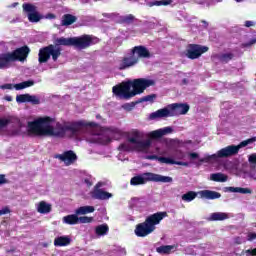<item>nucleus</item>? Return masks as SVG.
I'll return each mask as SVG.
<instances>
[{"label":"nucleus","mask_w":256,"mask_h":256,"mask_svg":"<svg viewBox=\"0 0 256 256\" xmlns=\"http://www.w3.org/2000/svg\"><path fill=\"white\" fill-rule=\"evenodd\" d=\"M1 89H13V85L12 84H4L2 86H0Z\"/></svg>","instance_id":"nucleus-49"},{"label":"nucleus","mask_w":256,"mask_h":256,"mask_svg":"<svg viewBox=\"0 0 256 256\" xmlns=\"http://www.w3.org/2000/svg\"><path fill=\"white\" fill-rule=\"evenodd\" d=\"M225 191H229L230 193H241L242 195H247L252 193L251 189L241 188V187H226Z\"/></svg>","instance_id":"nucleus-30"},{"label":"nucleus","mask_w":256,"mask_h":256,"mask_svg":"<svg viewBox=\"0 0 256 256\" xmlns=\"http://www.w3.org/2000/svg\"><path fill=\"white\" fill-rule=\"evenodd\" d=\"M54 43L56 46L71 47L73 46V37L72 38H65V37L56 38Z\"/></svg>","instance_id":"nucleus-26"},{"label":"nucleus","mask_w":256,"mask_h":256,"mask_svg":"<svg viewBox=\"0 0 256 256\" xmlns=\"http://www.w3.org/2000/svg\"><path fill=\"white\" fill-rule=\"evenodd\" d=\"M256 167V162H235V161H222L220 162V168L223 171H228L233 175H239V177H251L253 175V169Z\"/></svg>","instance_id":"nucleus-4"},{"label":"nucleus","mask_w":256,"mask_h":256,"mask_svg":"<svg viewBox=\"0 0 256 256\" xmlns=\"http://www.w3.org/2000/svg\"><path fill=\"white\" fill-rule=\"evenodd\" d=\"M68 245H71L70 236H58L54 239L55 247H67Z\"/></svg>","instance_id":"nucleus-24"},{"label":"nucleus","mask_w":256,"mask_h":256,"mask_svg":"<svg viewBox=\"0 0 256 256\" xmlns=\"http://www.w3.org/2000/svg\"><path fill=\"white\" fill-rule=\"evenodd\" d=\"M28 133L37 135L38 137L55 136L63 137V135H71L76 139H86L90 143H99L107 145L111 143V139L116 141L123 137V131L118 128H101L96 123L80 121L72 124H53L50 117H40L32 122H28Z\"/></svg>","instance_id":"nucleus-1"},{"label":"nucleus","mask_w":256,"mask_h":256,"mask_svg":"<svg viewBox=\"0 0 256 256\" xmlns=\"http://www.w3.org/2000/svg\"><path fill=\"white\" fill-rule=\"evenodd\" d=\"M197 195H199V192H193V191H190L184 195H182V201H185L186 203H191V201H193Z\"/></svg>","instance_id":"nucleus-36"},{"label":"nucleus","mask_w":256,"mask_h":256,"mask_svg":"<svg viewBox=\"0 0 256 256\" xmlns=\"http://www.w3.org/2000/svg\"><path fill=\"white\" fill-rule=\"evenodd\" d=\"M176 155H177V159H190V160L199 159V154L196 152H188V153L177 152Z\"/></svg>","instance_id":"nucleus-28"},{"label":"nucleus","mask_w":256,"mask_h":256,"mask_svg":"<svg viewBox=\"0 0 256 256\" xmlns=\"http://www.w3.org/2000/svg\"><path fill=\"white\" fill-rule=\"evenodd\" d=\"M241 255L245 256H256V248L254 249H248L246 251H242Z\"/></svg>","instance_id":"nucleus-42"},{"label":"nucleus","mask_w":256,"mask_h":256,"mask_svg":"<svg viewBox=\"0 0 256 256\" xmlns=\"http://www.w3.org/2000/svg\"><path fill=\"white\" fill-rule=\"evenodd\" d=\"M130 205L132 207H137V208L146 207L147 202L143 198H132L131 201H130Z\"/></svg>","instance_id":"nucleus-35"},{"label":"nucleus","mask_w":256,"mask_h":256,"mask_svg":"<svg viewBox=\"0 0 256 256\" xmlns=\"http://www.w3.org/2000/svg\"><path fill=\"white\" fill-rule=\"evenodd\" d=\"M198 195L201 197V199H219L221 197V194L219 192L211 190L199 191Z\"/></svg>","instance_id":"nucleus-23"},{"label":"nucleus","mask_w":256,"mask_h":256,"mask_svg":"<svg viewBox=\"0 0 256 256\" xmlns=\"http://www.w3.org/2000/svg\"><path fill=\"white\" fill-rule=\"evenodd\" d=\"M9 123V119H0V131H3V129H5Z\"/></svg>","instance_id":"nucleus-43"},{"label":"nucleus","mask_w":256,"mask_h":256,"mask_svg":"<svg viewBox=\"0 0 256 256\" xmlns=\"http://www.w3.org/2000/svg\"><path fill=\"white\" fill-rule=\"evenodd\" d=\"M75 21H77V17H75L71 14H65L62 18L61 25H63L64 27L67 25H73V23H75Z\"/></svg>","instance_id":"nucleus-33"},{"label":"nucleus","mask_w":256,"mask_h":256,"mask_svg":"<svg viewBox=\"0 0 256 256\" xmlns=\"http://www.w3.org/2000/svg\"><path fill=\"white\" fill-rule=\"evenodd\" d=\"M97 41V38L91 35L73 37V47H76V49H87L88 47H91V45H95Z\"/></svg>","instance_id":"nucleus-10"},{"label":"nucleus","mask_w":256,"mask_h":256,"mask_svg":"<svg viewBox=\"0 0 256 256\" xmlns=\"http://www.w3.org/2000/svg\"><path fill=\"white\" fill-rule=\"evenodd\" d=\"M109 233V225L107 224H100L95 228V234L97 237H105Z\"/></svg>","instance_id":"nucleus-27"},{"label":"nucleus","mask_w":256,"mask_h":256,"mask_svg":"<svg viewBox=\"0 0 256 256\" xmlns=\"http://www.w3.org/2000/svg\"><path fill=\"white\" fill-rule=\"evenodd\" d=\"M231 218V214L225 212H214L209 215L207 221H225Z\"/></svg>","instance_id":"nucleus-21"},{"label":"nucleus","mask_w":256,"mask_h":256,"mask_svg":"<svg viewBox=\"0 0 256 256\" xmlns=\"http://www.w3.org/2000/svg\"><path fill=\"white\" fill-rule=\"evenodd\" d=\"M155 99H157V95H155V94L147 95L140 99V103H145V102L153 103V101H155Z\"/></svg>","instance_id":"nucleus-39"},{"label":"nucleus","mask_w":256,"mask_h":256,"mask_svg":"<svg viewBox=\"0 0 256 256\" xmlns=\"http://www.w3.org/2000/svg\"><path fill=\"white\" fill-rule=\"evenodd\" d=\"M78 223H93V217H89V216H80L78 217Z\"/></svg>","instance_id":"nucleus-40"},{"label":"nucleus","mask_w":256,"mask_h":256,"mask_svg":"<svg viewBox=\"0 0 256 256\" xmlns=\"http://www.w3.org/2000/svg\"><path fill=\"white\" fill-rule=\"evenodd\" d=\"M255 43H256V39H252L250 40L249 43L245 44V47H251V45H255Z\"/></svg>","instance_id":"nucleus-52"},{"label":"nucleus","mask_w":256,"mask_h":256,"mask_svg":"<svg viewBox=\"0 0 256 256\" xmlns=\"http://www.w3.org/2000/svg\"><path fill=\"white\" fill-rule=\"evenodd\" d=\"M133 19H135V17L133 15L129 14L127 16H124L122 18V21H123V23H131V22H133Z\"/></svg>","instance_id":"nucleus-44"},{"label":"nucleus","mask_w":256,"mask_h":256,"mask_svg":"<svg viewBox=\"0 0 256 256\" xmlns=\"http://www.w3.org/2000/svg\"><path fill=\"white\" fill-rule=\"evenodd\" d=\"M7 183H9L7 176H5V174H0V185H7Z\"/></svg>","instance_id":"nucleus-45"},{"label":"nucleus","mask_w":256,"mask_h":256,"mask_svg":"<svg viewBox=\"0 0 256 256\" xmlns=\"http://www.w3.org/2000/svg\"><path fill=\"white\" fill-rule=\"evenodd\" d=\"M155 85V81L139 78L134 81L124 82L119 86H114L112 91L114 95L118 97H122L123 99H131V97H135V95H139L143 93L147 87H151Z\"/></svg>","instance_id":"nucleus-3"},{"label":"nucleus","mask_w":256,"mask_h":256,"mask_svg":"<svg viewBox=\"0 0 256 256\" xmlns=\"http://www.w3.org/2000/svg\"><path fill=\"white\" fill-rule=\"evenodd\" d=\"M237 3H241V1H243V0H235Z\"/></svg>","instance_id":"nucleus-59"},{"label":"nucleus","mask_w":256,"mask_h":256,"mask_svg":"<svg viewBox=\"0 0 256 256\" xmlns=\"http://www.w3.org/2000/svg\"><path fill=\"white\" fill-rule=\"evenodd\" d=\"M177 251V245H165L157 248L158 253L169 254Z\"/></svg>","instance_id":"nucleus-32"},{"label":"nucleus","mask_w":256,"mask_h":256,"mask_svg":"<svg viewBox=\"0 0 256 256\" xmlns=\"http://www.w3.org/2000/svg\"><path fill=\"white\" fill-rule=\"evenodd\" d=\"M154 5H156V7H161V5H171V0H161L149 3V7H153Z\"/></svg>","instance_id":"nucleus-38"},{"label":"nucleus","mask_w":256,"mask_h":256,"mask_svg":"<svg viewBox=\"0 0 256 256\" xmlns=\"http://www.w3.org/2000/svg\"><path fill=\"white\" fill-rule=\"evenodd\" d=\"M103 185H105V183L103 182H98L93 190L90 192V195L93 199H98L100 201H107L111 198H113V194L110 192H107L103 189H101V187H103Z\"/></svg>","instance_id":"nucleus-12"},{"label":"nucleus","mask_w":256,"mask_h":256,"mask_svg":"<svg viewBox=\"0 0 256 256\" xmlns=\"http://www.w3.org/2000/svg\"><path fill=\"white\" fill-rule=\"evenodd\" d=\"M233 57H234L233 53H220V54H214L212 56V59L214 63H229V61H231Z\"/></svg>","instance_id":"nucleus-20"},{"label":"nucleus","mask_w":256,"mask_h":256,"mask_svg":"<svg viewBox=\"0 0 256 256\" xmlns=\"http://www.w3.org/2000/svg\"><path fill=\"white\" fill-rule=\"evenodd\" d=\"M34 85L35 82L33 80H28L14 85V89H16V91H21V89H27V87H33Z\"/></svg>","instance_id":"nucleus-34"},{"label":"nucleus","mask_w":256,"mask_h":256,"mask_svg":"<svg viewBox=\"0 0 256 256\" xmlns=\"http://www.w3.org/2000/svg\"><path fill=\"white\" fill-rule=\"evenodd\" d=\"M52 206L46 201H40L36 204V210L41 215H47L51 213Z\"/></svg>","instance_id":"nucleus-22"},{"label":"nucleus","mask_w":256,"mask_h":256,"mask_svg":"<svg viewBox=\"0 0 256 256\" xmlns=\"http://www.w3.org/2000/svg\"><path fill=\"white\" fill-rule=\"evenodd\" d=\"M237 243H243V240H239Z\"/></svg>","instance_id":"nucleus-60"},{"label":"nucleus","mask_w":256,"mask_h":256,"mask_svg":"<svg viewBox=\"0 0 256 256\" xmlns=\"http://www.w3.org/2000/svg\"><path fill=\"white\" fill-rule=\"evenodd\" d=\"M149 181L155 183H173V178L171 176H163L161 174L147 172L131 178L130 185H145V183H149Z\"/></svg>","instance_id":"nucleus-8"},{"label":"nucleus","mask_w":256,"mask_h":256,"mask_svg":"<svg viewBox=\"0 0 256 256\" xmlns=\"http://www.w3.org/2000/svg\"><path fill=\"white\" fill-rule=\"evenodd\" d=\"M189 109V104L174 103L168 105L170 117H179V115H187V113H189Z\"/></svg>","instance_id":"nucleus-14"},{"label":"nucleus","mask_w":256,"mask_h":256,"mask_svg":"<svg viewBox=\"0 0 256 256\" xmlns=\"http://www.w3.org/2000/svg\"><path fill=\"white\" fill-rule=\"evenodd\" d=\"M228 179H229V176L223 173H214L210 175V181H216L217 183H226Z\"/></svg>","instance_id":"nucleus-29"},{"label":"nucleus","mask_w":256,"mask_h":256,"mask_svg":"<svg viewBox=\"0 0 256 256\" xmlns=\"http://www.w3.org/2000/svg\"><path fill=\"white\" fill-rule=\"evenodd\" d=\"M132 55H137L136 57L142 58V59H149L151 57V53H149V50L145 48L144 46H135L131 50Z\"/></svg>","instance_id":"nucleus-19"},{"label":"nucleus","mask_w":256,"mask_h":256,"mask_svg":"<svg viewBox=\"0 0 256 256\" xmlns=\"http://www.w3.org/2000/svg\"><path fill=\"white\" fill-rule=\"evenodd\" d=\"M4 99L5 101H9V102L13 101V97L11 96H5Z\"/></svg>","instance_id":"nucleus-55"},{"label":"nucleus","mask_w":256,"mask_h":256,"mask_svg":"<svg viewBox=\"0 0 256 256\" xmlns=\"http://www.w3.org/2000/svg\"><path fill=\"white\" fill-rule=\"evenodd\" d=\"M8 213H11V210H9V207H4V208L0 209V216L7 215Z\"/></svg>","instance_id":"nucleus-48"},{"label":"nucleus","mask_w":256,"mask_h":256,"mask_svg":"<svg viewBox=\"0 0 256 256\" xmlns=\"http://www.w3.org/2000/svg\"><path fill=\"white\" fill-rule=\"evenodd\" d=\"M30 49L27 46L18 48L13 52L0 54V69H9L14 61H25L29 56Z\"/></svg>","instance_id":"nucleus-7"},{"label":"nucleus","mask_w":256,"mask_h":256,"mask_svg":"<svg viewBox=\"0 0 256 256\" xmlns=\"http://www.w3.org/2000/svg\"><path fill=\"white\" fill-rule=\"evenodd\" d=\"M165 217H167V212H158L148 216L144 223L136 226L135 235H137V237H147V235H151L156 229L155 226L159 225Z\"/></svg>","instance_id":"nucleus-6"},{"label":"nucleus","mask_w":256,"mask_h":256,"mask_svg":"<svg viewBox=\"0 0 256 256\" xmlns=\"http://www.w3.org/2000/svg\"><path fill=\"white\" fill-rule=\"evenodd\" d=\"M256 137H252L250 139L244 140L239 143V145H230L225 148L220 149L215 154H205L204 159L202 161H217V159H225L227 157H233L234 155H237L239 153L240 149H243V147H247V145H251L252 143H255Z\"/></svg>","instance_id":"nucleus-5"},{"label":"nucleus","mask_w":256,"mask_h":256,"mask_svg":"<svg viewBox=\"0 0 256 256\" xmlns=\"http://www.w3.org/2000/svg\"><path fill=\"white\" fill-rule=\"evenodd\" d=\"M131 107H133V106H131V104H124L122 106V108L125 109L126 111H131Z\"/></svg>","instance_id":"nucleus-51"},{"label":"nucleus","mask_w":256,"mask_h":256,"mask_svg":"<svg viewBox=\"0 0 256 256\" xmlns=\"http://www.w3.org/2000/svg\"><path fill=\"white\" fill-rule=\"evenodd\" d=\"M159 161H173V159H167V158H164V157H160Z\"/></svg>","instance_id":"nucleus-56"},{"label":"nucleus","mask_w":256,"mask_h":256,"mask_svg":"<svg viewBox=\"0 0 256 256\" xmlns=\"http://www.w3.org/2000/svg\"><path fill=\"white\" fill-rule=\"evenodd\" d=\"M248 241H255L256 239V233L255 232H249L247 235Z\"/></svg>","instance_id":"nucleus-47"},{"label":"nucleus","mask_w":256,"mask_h":256,"mask_svg":"<svg viewBox=\"0 0 256 256\" xmlns=\"http://www.w3.org/2000/svg\"><path fill=\"white\" fill-rule=\"evenodd\" d=\"M95 207L93 206H81L75 210L76 215H89V213H94Z\"/></svg>","instance_id":"nucleus-31"},{"label":"nucleus","mask_w":256,"mask_h":256,"mask_svg":"<svg viewBox=\"0 0 256 256\" xmlns=\"http://www.w3.org/2000/svg\"><path fill=\"white\" fill-rule=\"evenodd\" d=\"M53 159H59V161H77L78 157L73 150H68L63 154L54 155Z\"/></svg>","instance_id":"nucleus-18"},{"label":"nucleus","mask_w":256,"mask_h":256,"mask_svg":"<svg viewBox=\"0 0 256 256\" xmlns=\"http://www.w3.org/2000/svg\"><path fill=\"white\" fill-rule=\"evenodd\" d=\"M23 11L25 13H28V21L30 23H39L41 19H43V16L37 12V6L29 3H24L22 5Z\"/></svg>","instance_id":"nucleus-13"},{"label":"nucleus","mask_w":256,"mask_h":256,"mask_svg":"<svg viewBox=\"0 0 256 256\" xmlns=\"http://www.w3.org/2000/svg\"><path fill=\"white\" fill-rule=\"evenodd\" d=\"M17 5H19V3H14L12 4V7H17Z\"/></svg>","instance_id":"nucleus-58"},{"label":"nucleus","mask_w":256,"mask_h":256,"mask_svg":"<svg viewBox=\"0 0 256 256\" xmlns=\"http://www.w3.org/2000/svg\"><path fill=\"white\" fill-rule=\"evenodd\" d=\"M83 183H85V185L87 187H91V185H93L95 179L93 178V176L86 174L84 175V177L82 178Z\"/></svg>","instance_id":"nucleus-37"},{"label":"nucleus","mask_w":256,"mask_h":256,"mask_svg":"<svg viewBox=\"0 0 256 256\" xmlns=\"http://www.w3.org/2000/svg\"><path fill=\"white\" fill-rule=\"evenodd\" d=\"M62 222L65 225H79V215L77 213L64 216Z\"/></svg>","instance_id":"nucleus-25"},{"label":"nucleus","mask_w":256,"mask_h":256,"mask_svg":"<svg viewBox=\"0 0 256 256\" xmlns=\"http://www.w3.org/2000/svg\"><path fill=\"white\" fill-rule=\"evenodd\" d=\"M172 132V127L154 130L148 134H146L144 131L133 129L127 133V141L130 143V145H132L135 151L145 153L149 151V147H151V139H160V137H163V135H167ZM147 136L151 139H145Z\"/></svg>","instance_id":"nucleus-2"},{"label":"nucleus","mask_w":256,"mask_h":256,"mask_svg":"<svg viewBox=\"0 0 256 256\" xmlns=\"http://www.w3.org/2000/svg\"><path fill=\"white\" fill-rule=\"evenodd\" d=\"M255 25V22L253 21H246L245 22V27H253Z\"/></svg>","instance_id":"nucleus-50"},{"label":"nucleus","mask_w":256,"mask_h":256,"mask_svg":"<svg viewBox=\"0 0 256 256\" xmlns=\"http://www.w3.org/2000/svg\"><path fill=\"white\" fill-rule=\"evenodd\" d=\"M209 48L207 46H200L197 44H190L185 50V55L188 59H199L202 53H207Z\"/></svg>","instance_id":"nucleus-11"},{"label":"nucleus","mask_w":256,"mask_h":256,"mask_svg":"<svg viewBox=\"0 0 256 256\" xmlns=\"http://www.w3.org/2000/svg\"><path fill=\"white\" fill-rule=\"evenodd\" d=\"M46 19H55V16H54V14H47L46 15V17H45Z\"/></svg>","instance_id":"nucleus-54"},{"label":"nucleus","mask_w":256,"mask_h":256,"mask_svg":"<svg viewBox=\"0 0 256 256\" xmlns=\"http://www.w3.org/2000/svg\"><path fill=\"white\" fill-rule=\"evenodd\" d=\"M139 63V57L136 55L130 54V56H125L118 65V69L120 71H124L125 69H129V67H135Z\"/></svg>","instance_id":"nucleus-15"},{"label":"nucleus","mask_w":256,"mask_h":256,"mask_svg":"<svg viewBox=\"0 0 256 256\" xmlns=\"http://www.w3.org/2000/svg\"><path fill=\"white\" fill-rule=\"evenodd\" d=\"M248 161H256V153L251 154V155L248 157Z\"/></svg>","instance_id":"nucleus-53"},{"label":"nucleus","mask_w":256,"mask_h":256,"mask_svg":"<svg viewBox=\"0 0 256 256\" xmlns=\"http://www.w3.org/2000/svg\"><path fill=\"white\" fill-rule=\"evenodd\" d=\"M166 165H182L184 167L189 166L188 162H181V161H164Z\"/></svg>","instance_id":"nucleus-41"},{"label":"nucleus","mask_w":256,"mask_h":256,"mask_svg":"<svg viewBox=\"0 0 256 256\" xmlns=\"http://www.w3.org/2000/svg\"><path fill=\"white\" fill-rule=\"evenodd\" d=\"M17 103H32V105H39L41 100L39 97L30 94H21L16 96Z\"/></svg>","instance_id":"nucleus-16"},{"label":"nucleus","mask_w":256,"mask_h":256,"mask_svg":"<svg viewBox=\"0 0 256 256\" xmlns=\"http://www.w3.org/2000/svg\"><path fill=\"white\" fill-rule=\"evenodd\" d=\"M57 61L61 57V48L55 45H49L47 47L41 48L38 54L39 63H47L49 59Z\"/></svg>","instance_id":"nucleus-9"},{"label":"nucleus","mask_w":256,"mask_h":256,"mask_svg":"<svg viewBox=\"0 0 256 256\" xmlns=\"http://www.w3.org/2000/svg\"><path fill=\"white\" fill-rule=\"evenodd\" d=\"M120 151H129V144H127V143H123V144H121L120 146H119V148H118Z\"/></svg>","instance_id":"nucleus-46"},{"label":"nucleus","mask_w":256,"mask_h":256,"mask_svg":"<svg viewBox=\"0 0 256 256\" xmlns=\"http://www.w3.org/2000/svg\"><path fill=\"white\" fill-rule=\"evenodd\" d=\"M165 117H171V114L169 112V106H167L165 108H162V109H159L155 112H152L149 115V120L150 121H155V119H163Z\"/></svg>","instance_id":"nucleus-17"},{"label":"nucleus","mask_w":256,"mask_h":256,"mask_svg":"<svg viewBox=\"0 0 256 256\" xmlns=\"http://www.w3.org/2000/svg\"><path fill=\"white\" fill-rule=\"evenodd\" d=\"M67 166L71 165L73 162L71 161H68V162H65Z\"/></svg>","instance_id":"nucleus-57"}]
</instances>
